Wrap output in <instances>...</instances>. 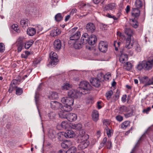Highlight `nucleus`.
I'll return each instance as SVG.
<instances>
[{"mask_svg": "<svg viewBox=\"0 0 153 153\" xmlns=\"http://www.w3.org/2000/svg\"><path fill=\"white\" fill-rule=\"evenodd\" d=\"M140 80L141 82L144 83L148 81V77L147 76L141 77L140 78Z\"/></svg>", "mask_w": 153, "mask_h": 153, "instance_id": "obj_51", "label": "nucleus"}, {"mask_svg": "<svg viewBox=\"0 0 153 153\" xmlns=\"http://www.w3.org/2000/svg\"><path fill=\"white\" fill-rule=\"evenodd\" d=\"M130 123L131 122L128 120L123 122L120 125V128L124 130L126 129L127 128L130 127Z\"/></svg>", "mask_w": 153, "mask_h": 153, "instance_id": "obj_27", "label": "nucleus"}, {"mask_svg": "<svg viewBox=\"0 0 153 153\" xmlns=\"http://www.w3.org/2000/svg\"><path fill=\"white\" fill-rule=\"evenodd\" d=\"M134 48L136 51L137 52H140L141 51V48L137 42L135 43Z\"/></svg>", "mask_w": 153, "mask_h": 153, "instance_id": "obj_42", "label": "nucleus"}, {"mask_svg": "<svg viewBox=\"0 0 153 153\" xmlns=\"http://www.w3.org/2000/svg\"><path fill=\"white\" fill-rule=\"evenodd\" d=\"M72 144V142L71 141L65 140L61 143V146L63 148L67 149L70 147Z\"/></svg>", "mask_w": 153, "mask_h": 153, "instance_id": "obj_19", "label": "nucleus"}, {"mask_svg": "<svg viewBox=\"0 0 153 153\" xmlns=\"http://www.w3.org/2000/svg\"><path fill=\"white\" fill-rule=\"evenodd\" d=\"M133 65L130 62H126L124 65V68L127 71H130L131 70L132 67Z\"/></svg>", "mask_w": 153, "mask_h": 153, "instance_id": "obj_32", "label": "nucleus"}, {"mask_svg": "<svg viewBox=\"0 0 153 153\" xmlns=\"http://www.w3.org/2000/svg\"><path fill=\"white\" fill-rule=\"evenodd\" d=\"M64 136L66 138H72L74 136V132L71 130H67L64 133Z\"/></svg>", "mask_w": 153, "mask_h": 153, "instance_id": "obj_24", "label": "nucleus"}, {"mask_svg": "<svg viewBox=\"0 0 153 153\" xmlns=\"http://www.w3.org/2000/svg\"><path fill=\"white\" fill-rule=\"evenodd\" d=\"M61 126L63 129H66L69 127V124L67 122L63 121L62 122Z\"/></svg>", "mask_w": 153, "mask_h": 153, "instance_id": "obj_45", "label": "nucleus"}, {"mask_svg": "<svg viewBox=\"0 0 153 153\" xmlns=\"http://www.w3.org/2000/svg\"><path fill=\"white\" fill-rule=\"evenodd\" d=\"M86 29L88 32L93 33L95 30L94 25L92 23H88L86 26Z\"/></svg>", "mask_w": 153, "mask_h": 153, "instance_id": "obj_14", "label": "nucleus"}, {"mask_svg": "<svg viewBox=\"0 0 153 153\" xmlns=\"http://www.w3.org/2000/svg\"><path fill=\"white\" fill-rule=\"evenodd\" d=\"M81 90L80 88H77L76 91L74 90H71L68 92V96L69 97L75 98L80 97L82 94H86L84 91H81Z\"/></svg>", "mask_w": 153, "mask_h": 153, "instance_id": "obj_4", "label": "nucleus"}, {"mask_svg": "<svg viewBox=\"0 0 153 153\" xmlns=\"http://www.w3.org/2000/svg\"><path fill=\"white\" fill-rule=\"evenodd\" d=\"M77 118V116L76 114L73 113H68L66 119L69 121L72 122L76 120Z\"/></svg>", "mask_w": 153, "mask_h": 153, "instance_id": "obj_16", "label": "nucleus"}, {"mask_svg": "<svg viewBox=\"0 0 153 153\" xmlns=\"http://www.w3.org/2000/svg\"><path fill=\"white\" fill-rule=\"evenodd\" d=\"M116 119L118 121L121 122L123 120V117L120 115H118L117 116L115 117Z\"/></svg>", "mask_w": 153, "mask_h": 153, "instance_id": "obj_59", "label": "nucleus"}, {"mask_svg": "<svg viewBox=\"0 0 153 153\" xmlns=\"http://www.w3.org/2000/svg\"><path fill=\"white\" fill-rule=\"evenodd\" d=\"M27 32L29 36H32L36 33V30L33 27H29L27 29Z\"/></svg>", "mask_w": 153, "mask_h": 153, "instance_id": "obj_29", "label": "nucleus"}, {"mask_svg": "<svg viewBox=\"0 0 153 153\" xmlns=\"http://www.w3.org/2000/svg\"><path fill=\"white\" fill-rule=\"evenodd\" d=\"M58 139L60 140H62V139L63 137H65L64 133V134L62 133H59L58 134Z\"/></svg>", "mask_w": 153, "mask_h": 153, "instance_id": "obj_62", "label": "nucleus"}, {"mask_svg": "<svg viewBox=\"0 0 153 153\" xmlns=\"http://www.w3.org/2000/svg\"><path fill=\"white\" fill-rule=\"evenodd\" d=\"M43 84L42 83H40L37 88L35 92V102L36 105L39 101V92L42 90Z\"/></svg>", "mask_w": 153, "mask_h": 153, "instance_id": "obj_9", "label": "nucleus"}, {"mask_svg": "<svg viewBox=\"0 0 153 153\" xmlns=\"http://www.w3.org/2000/svg\"><path fill=\"white\" fill-rule=\"evenodd\" d=\"M71 126L72 128L79 131L81 130L82 126L81 123H79L77 124H72Z\"/></svg>", "mask_w": 153, "mask_h": 153, "instance_id": "obj_33", "label": "nucleus"}, {"mask_svg": "<svg viewBox=\"0 0 153 153\" xmlns=\"http://www.w3.org/2000/svg\"><path fill=\"white\" fill-rule=\"evenodd\" d=\"M62 105L61 103L56 101H51V106L53 109L56 110L60 108Z\"/></svg>", "mask_w": 153, "mask_h": 153, "instance_id": "obj_11", "label": "nucleus"}, {"mask_svg": "<svg viewBox=\"0 0 153 153\" xmlns=\"http://www.w3.org/2000/svg\"><path fill=\"white\" fill-rule=\"evenodd\" d=\"M73 43L71 45H74V47L76 49H79L81 48L82 45V44H81V42H79L78 40L72 42Z\"/></svg>", "mask_w": 153, "mask_h": 153, "instance_id": "obj_26", "label": "nucleus"}, {"mask_svg": "<svg viewBox=\"0 0 153 153\" xmlns=\"http://www.w3.org/2000/svg\"><path fill=\"white\" fill-rule=\"evenodd\" d=\"M51 96L53 99H57L58 98V95L57 93L52 92L51 94Z\"/></svg>", "mask_w": 153, "mask_h": 153, "instance_id": "obj_50", "label": "nucleus"}, {"mask_svg": "<svg viewBox=\"0 0 153 153\" xmlns=\"http://www.w3.org/2000/svg\"><path fill=\"white\" fill-rule=\"evenodd\" d=\"M81 89V91H84L85 93V91L90 90L91 88V86L89 83L85 81H83L81 82L79 84V87Z\"/></svg>", "mask_w": 153, "mask_h": 153, "instance_id": "obj_5", "label": "nucleus"}, {"mask_svg": "<svg viewBox=\"0 0 153 153\" xmlns=\"http://www.w3.org/2000/svg\"><path fill=\"white\" fill-rule=\"evenodd\" d=\"M126 112V113L124 114V116L126 118H128L133 115V110L131 108H129Z\"/></svg>", "mask_w": 153, "mask_h": 153, "instance_id": "obj_31", "label": "nucleus"}, {"mask_svg": "<svg viewBox=\"0 0 153 153\" xmlns=\"http://www.w3.org/2000/svg\"><path fill=\"white\" fill-rule=\"evenodd\" d=\"M61 32V31L59 29L55 28L51 31L50 35L54 37L60 34Z\"/></svg>", "mask_w": 153, "mask_h": 153, "instance_id": "obj_28", "label": "nucleus"}, {"mask_svg": "<svg viewBox=\"0 0 153 153\" xmlns=\"http://www.w3.org/2000/svg\"><path fill=\"white\" fill-rule=\"evenodd\" d=\"M153 84V82L152 78L149 79L148 78V81L146 82L144 85V87H146L147 86Z\"/></svg>", "mask_w": 153, "mask_h": 153, "instance_id": "obj_54", "label": "nucleus"}, {"mask_svg": "<svg viewBox=\"0 0 153 153\" xmlns=\"http://www.w3.org/2000/svg\"><path fill=\"white\" fill-rule=\"evenodd\" d=\"M99 114L98 112L96 110L93 111L92 114V120L95 122H97L99 119Z\"/></svg>", "mask_w": 153, "mask_h": 153, "instance_id": "obj_25", "label": "nucleus"}, {"mask_svg": "<svg viewBox=\"0 0 153 153\" xmlns=\"http://www.w3.org/2000/svg\"><path fill=\"white\" fill-rule=\"evenodd\" d=\"M62 102L65 104L73 105L74 104V99L68 97H63L62 98L61 100Z\"/></svg>", "mask_w": 153, "mask_h": 153, "instance_id": "obj_8", "label": "nucleus"}, {"mask_svg": "<svg viewBox=\"0 0 153 153\" xmlns=\"http://www.w3.org/2000/svg\"><path fill=\"white\" fill-rule=\"evenodd\" d=\"M5 50V46L3 43H0V52H3Z\"/></svg>", "mask_w": 153, "mask_h": 153, "instance_id": "obj_58", "label": "nucleus"}, {"mask_svg": "<svg viewBox=\"0 0 153 153\" xmlns=\"http://www.w3.org/2000/svg\"><path fill=\"white\" fill-rule=\"evenodd\" d=\"M105 129L106 130V133L107 134V135H108V137H110L111 136V130L110 128H109L108 126H106L105 128Z\"/></svg>", "mask_w": 153, "mask_h": 153, "instance_id": "obj_56", "label": "nucleus"}, {"mask_svg": "<svg viewBox=\"0 0 153 153\" xmlns=\"http://www.w3.org/2000/svg\"><path fill=\"white\" fill-rule=\"evenodd\" d=\"M18 82V81L17 80L14 79H13L11 82V83L10 84V86H13V85H16Z\"/></svg>", "mask_w": 153, "mask_h": 153, "instance_id": "obj_64", "label": "nucleus"}, {"mask_svg": "<svg viewBox=\"0 0 153 153\" xmlns=\"http://www.w3.org/2000/svg\"><path fill=\"white\" fill-rule=\"evenodd\" d=\"M24 38L22 37H19L17 39L16 41V44H24L23 43Z\"/></svg>", "mask_w": 153, "mask_h": 153, "instance_id": "obj_47", "label": "nucleus"}, {"mask_svg": "<svg viewBox=\"0 0 153 153\" xmlns=\"http://www.w3.org/2000/svg\"><path fill=\"white\" fill-rule=\"evenodd\" d=\"M55 115L54 113L52 112L49 113L48 117L50 119H52L54 117Z\"/></svg>", "mask_w": 153, "mask_h": 153, "instance_id": "obj_63", "label": "nucleus"}, {"mask_svg": "<svg viewBox=\"0 0 153 153\" xmlns=\"http://www.w3.org/2000/svg\"><path fill=\"white\" fill-rule=\"evenodd\" d=\"M140 13V11L139 8H132L131 11V15L134 19H137L139 17Z\"/></svg>", "mask_w": 153, "mask_h": 153, "instance_id": "obj_13", "label": "nucleus"}, {"mask_svg": "<svg viewBox=\"0 0 153 153\" xmlns=\"http://www.w3.org/2000/svg\"><path fill=\"white\" fill-rule=\"evenodd\" d=\"M130 108V107L128 108L126 106L123 105L120 107L119 110L121 112H127L128 109Z\"/></svg>", "mask_w": 153, "mask_h": 153, "instance_id": "obj_48", "label": "nucleus"}, {"mask_svg": "<svg viewBox=\"0 0 153 153\" xmlns=\"http://www.w3.org/2000/svg\"><path fill=\"white\" fill-rule=\"evenodd\" d=\"M108 43L105 41H101L99 43V49L102 52L105 53L108 49Z\"/></svg>", "mask_w": 153, "mask_h": 153, "instance_id": "obj_6", "label": "nucleus"}, {"mask_svg": "<svg viewBox=\"0 0 153 153\" xmlns=\"http://www.w3.org/2000/svg\"><path fill=\"white\" fill-rule=\"evenodd\" d=\"M128 59L127 54L121 53L119 57V60L120 62L122 63H124L125 61H127Z\"/></svg>", "mask_w": 153, "mask_h": 153, "instance_id": "obj_22", "label": "nucleus"}, {"mask_svg": "<svg viewBox=\"0 0 153 153\" xmlns=\"http://www.w3.org/2000/svg\"><path fill=\"white\" fill-rule=\"evenodd\" d=\"M59 114V117L62 118H67L68 115L66 112L64 111L62 109L60 111Z\"/></svg>", "mask_w": 153, "mask_h": 153, "instance_id": "obj_35", "label": "nucleus"}, {"mask_svg": "<svg viewBox=\"0 0 153 153\" xmlns=\"http://www.w3.org/2000/svg\"><path fill=\"white\" fill-rule=\"evenodd\" d=\"M89 36L87 33H85L83 34L81 39L80 42L81 44L83 45L88 44Z\"/></svg>", "mask_w": 153, "mask_h": 153, "instance_id": "obj_12", "label": "nucleus"}, {"mask_svg": "<svg viewBox=\"0 0 153 153\" xmlns=\"http://www.w3.org/2000/svg\"><path fill=\"white\" fill-rule=\"evenodd\" d=\"M153 66V56H150L147 60H143L139 62L137 66V68L140 71L143 69L145 71L151 70Z\"/></svg>", "mask_w": 153, "mask_h": 153, "instance_id": "obj_1", "label": "nucleus"}, {"mask_svg": "<svg viewBox=\"0 0 153 153\" xmlns=\"http://www.w3.org/2000/svg\"><path fill=\"white\" fill-rule=\"evenodd\" d=\"M50 60L48 66L49 67H53L57 64L58 61V56L56 53L52 51L50 54Z\"/></svg>", "mask_w": 153, "mask_h": 153, "instance_id": "obj_3", "label": "nucleus"}, {"mask_svg": "<svg viewBox=\"0 0 153 153\" xmlns=\"http://www.w3.org/2000/svg\"><path fill=\"white\" fill-rule=\"evenodd\" d=\"M106 25L103 24H100V28L102 30H105V28L106 27Z\"/></svg>", "mask_w": 153, "mask_h": 153, "instance_id": "obj_61", "label": "nucleus"}, {"mask_svg": "<svg viewBox=\"0 0 153 153\" xmlns=\"http://www.w3.org/2000/svg\"><path fill=\"white\" fill-rule=\"evenodd\" d=\"M96 36L94 35H91L89 39L88 44L91 45H94L97 42Z\"/></svg>", "mask_w": 153, "mask_h": 153, "instance_id": "obj_20", "label": "nucleus"}, {"mask_svg": "<svg viewBox=\"0 0 153 153\" xmlns=\"http://www.w3.org/2000/svg\"><path fill=\"white\" fill-rule=\"evenodd\" d=\"M30 23V21L27 19H22L20 22V24L22 27L25 28L28 26Z\"/></svg>", "mask_w": 153, "mask_h": 153, "instance_id": "obj_21", "label": "nucleus"}, {"mask_svg": "<svg viewBox=\"0 0 153 153\" xmlns=\"http://www.w3.org/2000/svg\"><path fill=\"white\" fill-rule=\"evenodd\" d=\"M55 20L57 22H59L62 19V17L60 13H58L55 16Z\"/></svg>", "mask_w": 153, "mask_h": 153, "instance_id": "obj_43", "label": "nucleus"}, {"mask_svg": "<svg viewBox=\"0 0 153 153\" xmlns=\"http://www.w3.org/2000/svg\"><path fill=\"white\" fill-rule=\"evenodd\" d=\"M102 122L103 125H105L106 126H107L108 125L110 124V122L108 119H104L102 121Z\"/></svg>", "mask_w": 153, "mask_h": 153, "instance_id": "obj_60", "label": "nucleus"}, {"mask_svg": "<svg viewBox=\"0 0 153 153\" xmlns=\"http://www.w3.org/2000/svg\"><path fill=\"white\" fill-rule=\"evenodd\" d=\"M135 6L137 8H140L142 7L143 6V3L140 0H136L135 1Z\"/></svg>", "mask_w": 153, "mask_h": 153, "instance_id": "obj_41", "label": "nucleus"}, {"mask_svg": "<svg viewBox=\"0 0 153 153\" xmlns=\"http://www.w3.org/2000/svg\"><path fill=\"white\" fill-rule=\"evenodd\" d=\"M85 134H86L85 131L83 129H81L79 131V136H83Z\"/></svg>", "mask_w": 153, "mask_h": 153, "instance_id": "obj_57", "label": "nucleus"}, {"mask_svg": "<svg viewBox=\"0 0 153 153\" xmlns=\"http://www.w3.org/2000/svg\"><path fill=\"white\" fill-rule=\"evenodd\" d=\"M90 82L93 86L97 88L99 87L100 85V82L99 79L93 78L90 80Z\"/></svg>", "mask_w": 153, "mask_h": 153, "instance_id": "obj_15", "label": "nucleus"}, {"mask_svg": "<svg viewBox=\"0 0 153 153\" xmlns=\"http://www.w3.org/2000/svg\"><path fill=\"white\" fill-rule=\"evenodd\" d=\"M89 138V136L88 134H85L83 136H79L77 140V142H89L88 140Z\"/></svg>", "mask_w": 153, "mask_h": 153, "instance_id": "obj_23", "label": "nucleus"}, {"mask_svg": "<svg viewBox=\"0 0 153 153\" xmlns=\"http://www.w3.org/2000/svg\"><path fill=\"white\" fill-rule=\"evenodd\" d=\"M105 145L107 147V148L108 149H110L111 147V142L110 140H108L107 141V138L105 137H104L103 141L100 144V147H102Z\"/></svg>", "mask_w": 153, "mask_h": 153, "instance_id": "obj_10", "label": "nucleus"}, {"mask_svg": "<svg viewBox=\"0 0 153 153\" xmlns=\"http://www.w3.org/2000/svg\"><path fill=\"white\" fill-rule=\"evenodd\" d=\"M12 27L13 30L17 33H19L20 30L19 29L18 26L17 25H13L12 26Z\"/></svg>", "mask_w": 153, "mask_h": 153, "instance_id": "obj_52", "label": "nucleus"}, {"mask_svg": "<svg viewBox=\"0 0 153 153\" xmlns=\"http://www.w3.org/2000/svg\"><path fill=\"white\" fill-rule=\"evenodd\" d=\"M113 94V91L111 90L108 91L105 94V96L107 99L108 100H109Z\"/></svg>", "mask_w": 153, "mask_h": 153, "instance_id": "obj_44", "label": "nucleus"}, {"mask_svg": "<svg viewBox=\"0 0 153 153\" xmlns=\"http://www.w3.org/2000/svg\"><path fill=\"white\" fill-rule=\"evenodd\" d=\"M104 79L105 81L109 80L111 78V74L108 73L103 76Z\"/></svg>", "mask_w": 153, "mask_h": 153, "instance_id": "obj_55", "label": "nucleus"}, {"mask_svg": "<svg viewBox=\"0 0 153 153\" xmlns=\"http://www.w3.org/2000/svg\"><path fill=\"white\" fill-rule=\"evenodd\" d=\"M24 44H16L17 47V52H20L23 49Z\"/></svg>", "mask_w": 153, "mask_h": 153, "instance_id": "obj_53", "label": "nucleus"}, {"mask_svg": "<svg viewBox=\"0 0 153 153\" xmlns=\"http://www.w3.org/2000/svg\"><path fill=\"white\" fill-rule=\"evenodd\" d=\"M116 7V4L114 3L108 4L104 8L105 10H112Z\"/></svg>", "mask_w": 153, "mask_h": 153, "instance_id": "obj_34", "label": "nucleus"}, {"mask_svg": "<svg viewBox=\"0 0 153 153\" xmlns=\"http://www.w3.org/2000/svg\"><path fill=\"white\" fill-rule=\"evenodd\" d=\"M56 132L54 131L50 130L49 131L48 136L49 138L53 139L55 137Z\"/></svg>", "mask_w": 153, "mask_h": 153, "instance_id": "obj_39", "label": "nucleus"}, {"mask_svg": "<svg viewBox=\"0 0 153 153\" xmlns=\"http://www.w3.org/2000/svg\"><path fill=\"white\" fill-rule=\"evenodd\" d=\"M72 105H68L65 104L63 106L62 105L61 107L62 110H63L64 111L69 112L71 111L72 110Z\"/></svg>", "mask_w": 153, "mask_h": 153, "instance_id": "obj_30", "label": "nucleus"}, {"mask_svg": "<svg viewBox=\"0 0 153 153\" xmlns=\"http://www.w3.org/2000/svg\"><path fill=\"white\" fill-rule=\"evenodd\" d=\"M76 148L75 146H72L66 151V153H76Z\"/></svg>", "mask_w": 153, "mask_h": 153, "instance_id": "obj_40", "label": "nucleus"}, {"mask_svg": "<svg viewBox=\"0 0 153 153\" xmlns=\"http://www.w3.org/2000/svg\"><path fill=\"white\" fill-rule=\"evenodd\" d=\"M80 32L77 31L71 35L70 38V40L68 41V44H71L73 43V42L78 40L80 36Z\"/></svg>", "mask_w": 153, "mask_h": 153, "instance_id": "obj_7", "label": "nucleus"}, {"mask_svg": "<svg viewBox=\"0 0 153 153\" xmlns=\"http://www.w3.org/2000/svg\"><path fill=\"white\" fill-rule=\"evenodd\" d=\"M34 41L32 40L26 42L25 44V48L26 49H29L30 47L33 44Z\"/></svg>", "mask_w": 153, "mask_h": 153, "instance_id": "obj_38", "label": "nucleus"}, {"mask_svg": "<svg viewBox=\"0 0 153 153\" xmlns=\"http://www.w3.org/2000/svg\"><path fill=\"white\" fill-rule=\"evenodd\" d=\"M23 90L22 88L19 87H16V94L17 95H21L23 93Z\"/></svg>", "mask_w": 153, "mask_h": 153, "instance_id": "obj_46", "label": "nucleus"}, {"mask_svg": "<svg viewBox=\"0 0 153 153\" xmlns=\"http://www.w3.org/2000/svg\"><path fill=\"white\" fill-rule=\"evenodd\" d=\"M53 46L54 49L57 51L59 50L62 46V43L61 41L57 39L55 40L53 43Z\"/></svg>", "mask_w": 153, "mask_h": 153, "instance_id": "obj_17", "label": "nucleus"}, {"mask_svg": "<svg viewBox=\"0 0 153 153\" xmlns=\"http://www.w3.org/2000/svg\"><path fill=\"white\" fill-rule=\"evenodd\" d=\"M125 32L128 36V37L126 39L125 48L127 49L131 48L134 44V41L131 40V37L133 34L132 30L129 28H126L125 29Z\"/></svg>", "mask_w": 153, "mask_h": 153, "instance_id": "obj_2", "label": "nucleus"}, {"mask_svg": "<svg viewBox=\"0 0 153 153\" xmlns=\"http://www.w3.org/2000/svg\"><path fill=\"white\" fill-rule=\"evenodd\" d=\"M134 19L132 20V26L135 28H137L138 25V23L137 21Z\"/></svg>", "mask_w": 153, "mask_h": 153, "instance_id": "obj_49", "label": "nucleus"}, {"mask_svg": "<svg viewBox=\"0 0 153 153\" xmlns=\"http://www.w3.org/2000/svg\"><path fill=\"white\" fill-rule=\"evenodd\" d=\"M145 135L144 134H143L142 136L141 137H140L139 140H138V142H137V143L135 145V146H134V148L132 149L130 153H134V152L135 151L136 149L138 148L139 146V145L140 143V141L142 140V139H141L142 137H143Z\"/></svg>", "mask_w": 153, "mask_h": 153, "instance_id": "obj_37", "label": "nucleus"}, {"mask_svg": "<svg viewBox=\"0 0 153 153\" xmlns=\"http://www.w3.org/2000/svg\"><path fill=\"white\" fill-rule=\"evenodd\" d=\"M78 143H79L78 146V148L79 150H82L86 148L89 144V142H81Z\"/></svg>", "mask_w": 153, "mask_h": 153, "instance_id": "obj_18", "label": "nucleus"}, {"mask_svg": "<svg viewBox=\"0 0 153 153\" xmlns=\"http://www.w3.org/2000/svg\"><path fill=\"white\" fill-rule=\"evenodd\" d=\"M72 87L71 85L68 83H65L62 86V89L64 90H68L71 88Z\"/></svg>", "mask_w": 153, "mask_h": 153, "instance_id": "obj_36", "label": "nucleus"}]
</instances>
